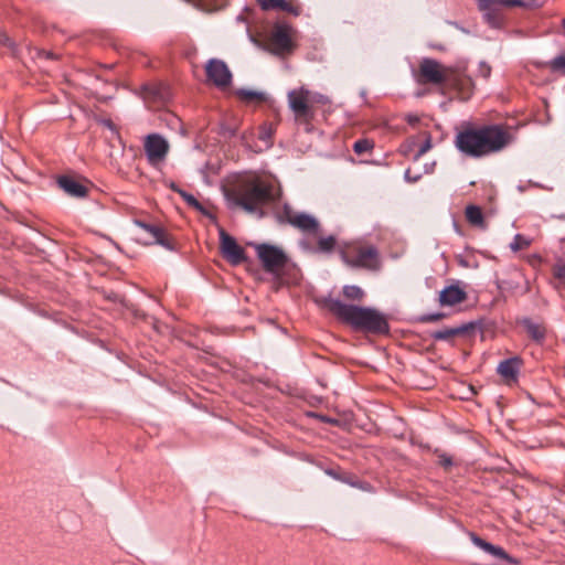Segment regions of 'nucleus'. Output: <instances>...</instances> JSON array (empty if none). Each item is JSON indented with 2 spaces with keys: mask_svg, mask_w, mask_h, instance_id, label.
Wrapping results in <instances>:
<instances>
[{
  "mask_svg": "<svg viewBox=\"0 0 565 565\" xmlns=\"http://www.w3.org/2000/svg\"><path fill=\"white\" fill-rule=\"evenodd\" d=\"M455 334H457V330H452V329L437 331L434 334V339H436V340H447V339L454 337Z\"/></svg>",
  "mask_w": 565,
  "mask_h": 565,
  "instance_id": "nucleus-32",
  "label": "nucleus"
},
{
  "mask_svg": "<svg viewBox=\"0 0 565 565\" xmlns=\"http://www.w3.org/2000/svg\"><path fill=\"white\" fill-rule=\"evenodd\" d=\"M417 120H418L417 117H411V116L408 117V122H411V124H413Z\"/></svg>",
  "mask_w": 565,
  "mask_h": 565,
  "instance_id": "nucleus-38",
  "label": "nucleus"
},
{
  "mask_svg": "<svg viewBox=\"0 0 565 565\" xmlns=\"http://www.w3.org/2000/svg\"><path fill=\"white\" fill-rule=\"evenodd\" d=\"M145 152L148 162L157 166L164 161L169 152V142L159 134H150L145 138Z\"/></svg>",
  "mask_w": 565,
  "mask_h": 565,
  "instance_id": "nucleus-10",
  "label": "nucleus"
},
{
  "mask_svg": "<svg viewBox=\"0 0 565 565\" xmlns=\"http://www.w3.org/2000/svg\"><path fill=\"white\" fill-rule=\"evenodd\" d=\"M556 276H557L558 278H565V265H564V266H562V267H559V268L557 269V271H556Z\"/></svg>",
  "mask_w": 565,
  "mask_h": 565,
  "instance_id": "nucleus-36",
  "label": "nucleus"
},
{
  "mask_svg": "<svg viewBox=\"0 0 565 565\" xmlns=\"http://www.w3.org/2000/svg\"><path fill=\"white\" fill-rule=\"evenodd\" d=\"M342 295L348 300L362 301L365 296V292L361 287L356 285H345L342 288Z\"/></svg>",
  "mask_w": 565,
  "mask_h": 565,
  "instance_id": "nucleus-22",
  "label": "nucleus"
},
{
  "mask_svg": "<svg viewBox=\"0 0 565 565\" xmlns=\"http://www.w3.org/2000/svg\"><path fill=\"white\" fill-rule=\"evenodd\" d=\"M337 246V239L333 235L320 237L318 239V252L331 253Z\"/></svg>",
  "mask_w": 565,
  "mask_h": 565,
  "instance_id": "nucleus-26",
  "label": "nucleus"
},
{
  "mask_svg": "<svg viewBox=\"0 0 565 565\" xmlns=\"http://www.w3.org/2000/svg\"><path fill=\"white\" fill-rule=\"evenodd\" d=\"M281 218L305 234L318 235L320 232V223L313 215L296 212L288 205L284 206Z\"/></svg>",
  "mask_w": 565,
  "mask_h": 565,
  "instance_id": "nucleus-8",
  "label": "nucleus"
},
{
  "mask_svg": "<svg viewBox=\"0 0 565 565\" xmlns=\"http://www.w3.org/2000/svg\"><path fill=\"white\" fill-rule=\"evenodd\" d=\"M467 298V294L458 285H451L444 288L439 294V303L441 306H455Z\"/></svg>",
  "mask_w": 565,
  "mask_h": 565,
  "instance_id": "nucleus-15",
  "label": "nucleus"
},
{
  "mask_svg": "<svg viewBox=\"0 0 565 565\" xmlns=\"http://www.w3.org/2000/svg\"><path fill=\"white\" fill-rule=\"evenodd\" d=\"M424 140L418 145L417 151L415 153V160L419 159L422 156H424L426 152H428L431 147V136L427 132L423 134Z\"/></svg>",
  "mask_w": 565,
  "mask_h": 565,
  "instance_id": "nucleus-27",
  "label": "nucleus"
},
{
  "mask_svg": "<svg viewBox=\"0 0 565 565\" xmlns=\"http://www.w3.org/2000/svg\"><path fill=\"white\" fill-rule=\"evenodd\" d=\"M102 125L109 129L114 134H118L115 124L110 119H104L102 120Z\"/></svg>",
  "mask_w": 565,
  "mask_h": 565,
  "instance_id": "nucleus-35",
  "label": "nucleus"
},
{
  "mask_svg": "<svg viewBox=\"0 0 565 565\" xmlns=\"http://www.w3.org/2000/svg\"><path fill=\"white\" fill-rule=\"evenodd\" d=\"M563 26H564V29H565V19L563 20Z\"/></svg>",
  "mask_w": 565,
  "mask_h": 565,
  "instance_id": "nucleus-39",
  "label": "nucleus"
},
{
  "mask_svg": "<svg viewBox=\"0 0 565 565\" xmlns=\"http://www.w3.org/2000/svg\"><path fill=\"white\" fill-rule=\"evenodd\" d=\"M171 189L177 192L178 194H180V196L186 202L188 205H190L191 207H194L195 210H199L201 211L203 207L201 205V203L190 193L181 190L180 188H178L175 184H171Z\"/></svg>",
  "mask_w": 565,
  "mask_h": 565,
  "instance_id": "nucleus-25",
  "label": "nucleus"
},
{
  "mask_svg": "<svg viewBox=\"0 0 565 565\" xmlns=\"http://www.w3.org/2000/svg\"><path fill=\"white\" fill-rule=\"evenodd\" d=\"M437 457L439 465H441L443 467L450 468L452 466V458L449 455L440 452L437 455Z\"/></svg>",
  "mask_w": 565,
  "mask_h": 565,
  "instance_id": "nucleus-33",
  "label": "nucleus"
},
{
  "mask_svg": "<svg viewBox=\"0 0 565 565\" xmlns=\"http://www.w3.org/2000/svg\"><path fill=\"white\" fill-rule=\"evenodd\" d=\"M324 307L342 323L356 331L386 334L390 324L385 315L375 308L347 305L339 299L326 298Z\"/></svg>",
  "mask_w": 565,
  "mask_h": 565,
  "instance_id": "nucleus-3",
  "label": "nucleus"
},
{
  "mask_svg": "<svg viewBox=\"0 0 565 565\" xmlns=\"http://www.w3.org/2000/svg\"><path fill=\"white\" fill-rule=\"evenodd\" d=\"M205 73L207 79L218 88L230 86L232 82V73L227 65L217 58H212L206 63Z\"/></svg>",
  "mask_w": 565,
  "mask_h": 565,
  "instance_id": "nucleus-12",
  "label": "nucleus"
},
{
  "mask_svg": "<svg viewBox=\"0 0 565 565\" xmlns=\"http://www.w3.org/2000/svg\"><path fill=\"white\" fill-rule=\"evenodd\" d=\"M256 254L263 268L270 274L278 275L288 264L289 258L285 250L270 244H258L255 246Z\"/></svg>",
  "mask_w": 565,
  "mask_h": 565,
  "instance_id": "nucleus-7",
  "label": "nucleus"
},
{
  "mask_svg": "<svg viewBox=\"0 0 565 565\" xmlns=\"http://www.w3.org/2000/svg\"><path fill=\"white\" fill-rule=\"evenodd\" d=\"M521 366L519 358H511L498 365V373L507 381H515Z\"/></svg>",
  "mask_w": 565,
  "mask_h": 565,
  "instance_id": "nucleus-17",
  "label": "nucleus"
},
{
  "mask_svg": "<svg viewBox=\"0 0 565 565\" xmlns=\"http://www.w3.org/2000/svg\"><path fill=\"white\" fill-rule=\"evenodd\" d=\"M467 64L457 63L445 66L434 58H423L418 67V82L433 84L455 90L462 100L469 99L475 90V83L467 74Z\"/></svg>",
  "mask_w": 565,
  "mask_h": 565,
  "instance_id": "nucleus-1",
  "label": "nucleus"
},
{
  "mask_svg": "<svg viewBox=\"0 0 565 565\" xmlns=\"http://www.w3.org/2000/svg\"><path fill=\"white\" fill-rule=\"evenodd\" d=\"M258 3L260 8L266 11L279 9L296 17L300 14V8L286 0H258Z\"/></svg>",
  "mask_w": 565,
  "mask_h": 565,
  "instance_id": "nucleus-18",
  "label": "nucleus"
},
{
  "mask_svg": "<svg viewBox=\"0 0 565 565\" xmlns=\"http://www.w3.org/2000/svg\"><path fill=\"white\" fill-rule=\"evenodd\" d=\"M523 326L532 340L542 343L546 337V328L542 323L533 322L531 319H524Z\"/></svg>",
  "mask_w": 565,
  "mask_h": 565,
  "instance_id": "nucleus-19",
  "label": "nucleus"
},
{
  "mask_svg": "<svg viewBox=\"0 0 565 565\" xmlns=\"http://www.w3.org/2000/svg\"><path fill=\"white\" fill-rule=\"evenodd\" d=\"M135 225L140 230L138 234V241L145 245L159 244L168 247V243L164 238V232L161 227L152 224H147L142 221L136 220Z\"/></svg>",
  "mask_w": 565,
  "mask_h": 565,
  "instance_id": "nucleus-13",
  "label": "nucleus"
},
{
  "mask_svg": "<svg viewBox=\"0 0 565 565\" xmlns=\"http://www.w3.org/2000/svg\"><path fill=\"white\" fill-rule=\"evenodd\" d=\"M479 74L484 78H489L491 75V66L486 62H480Z\"/></svg>",
  "mask_w": 565,
  "mask_h": 565,
  "instance_id": "nucleus-34",
  "label": "nucleus"
},
{
  "mask_svg": "<svg viewBox=\"0 0 565 565\" xmlns=\"http://www.w3.org/2000/svg\"><path fill=\"white\" fill-rule=\"evenodd\" d=\"M162 87L161 86H151V87H146L145 88V98L148 99V98H153L154 100L156 99H163V94H162Z\"/></svg>",
  "mask_w": 565,
  "mask_h": 565,
  "instance_id": "nucleus-31",
  "label": "nucleus"
},
{
  "mask_svg": "<svg viewBox=\"0 0 565 565\" xmlns=\"http://www.w3.org/2000/svg\"><path fill=\"white\" fill-rule=\"evenodd\" d=\"M268 50L274 54H284L292 49L291 28L286 23L274 25L267 39Z\"/></svg>",
  "mask_w": 565,
  "mask_h": 565,
  "instance_id": "nucleus-9",
  "label": "nucleus"
},
{
  "mask_svg": "<svg viewBox=\"0 0 565 565\" xmlns=\"http://www.w3.org/2000/svg\"><path fill=\"white\" fill-rule=\"evenodd\" d=\"M511 142V135L500 125L467 128L455 138L456 148L470 158H481L501 151Z\"/></svg>",
  "mask_w": 565,
  "mask_h": 565,
  "instance_id": "nucleus-2",
  "label": "nucleus"
},
{
  "mask_svg": "<svg viewBox=\"0 0 565 565\" xmlns=\"http://www.w3.org/2000/svg\"><path fill=\"white\" fill-rule=\"evenodd\" d=\"M548 67L554 73L565 75V54L558 55L548 62Z\"/></svg>",
  "mask_w": 565,
  "mask_h": 565,
  "instance_id": "nucleus-29",
  "label": "nucleus"
},
{
  "mask_svg": "<svg viewBox=\"0 0 565 565\" xmlns=\"http://www.w3.org/2000/svg\"><path fill=\"white\" fill-rule=\"evenodd\" d=\"M480 10H488L492 7L503 6V7H516L521 6V0H477Z\"/></svg>",
  "mask_w": 565,
  "mask_h": 565,
  "instance_id": "nucleus-21",
  "label": "nucleus"
},
{
  "mask_svg": "<svg viewBox=\"0 0 565 565\" xmlns=\"http://www.w3.org/2000/svg\"><path fill=\"white\" fill-rule=\"evenodd\" d=\"M237 95L245 102H256L264 99V95L262 93L253 90L241 89L238 90Z\"/></svg>",
  "mask_w": 565,
  "mask_h": 565,
  "instance_id": "nucleus-30",
  "label": "nucleus"
},
{
  "mask_svg": "<svg viewBox=\"0 0 565 565\" xmlns=\"http://www.w3.org/2000/svg\"><path fill=\"white\" fill-rule=\"evenodd\" d=\"M484 12L483 18L487 21V23L491 28H499L502 24V17L500 12L495 9V7H492L488 10H482Z\"/></svg>",
  "mask_w": 565,
  "mask_h": 565,
  "instance_id": "nucleus-23",
  "label": "nucleus"
},
{
  "mask_svg": "<svg viewBox=\"0 0 565 565\" xmlns=\"http://www.w3.org/2000/svg\"><path fill=\"white\" fill-rule=\"evenodd\" d=\"M374 142L370 139H359L353 145V150L356 154H363L373 149Z\"/></svg>",
  "mask_w": 565,
  "mask_h": 565,
  "instance_id": "nucleus-28",
  "label": "nucleus"
},
{
  "mask_svg": "<svg viewBox=\"0 0 565 565\" xmlns=\"http://www.w3.org/2000/svg\"><path fill=\"white\" fill-rule=\"evenodd\" d=\"M440 318V315H431L425 318L426 321H436Z\"/></svg>",
  "mask_w": 565,
  "mask_h": 565,
  "instance_id": "nucleus-37",
  "label": "nucleus"
},
{
  "mask_svg": "<svg viewBox=\"0 0 565 565\" xmlns=\"http://www.w3.org/2000/svg\"><path fill=\"white\" fill-rule=\"evenodd\" d=\"M287 102L295 122L305 126V129L310 131L316 117V106L327 105L330 103V99L323 94L301 86L288 92Z\"/></svg>",
  "mask_w": 565,
  "mask_h": 565,
  "instance_id": "nucleus-5",
  "label": "nucleus"
},
{
  "mask_svg": "<svg viewBox=\"0 0 565 565\" xmlns=\"http://www.w3.org/2000/svg\"><path fill=\"white\" fill-rule=\"evenodd\" d=\"M220 249L222 256L232 265H239L246 259L244 248L224 230H220Z\"/></svg>",
  "mask_w": 565,
  "mask_h": 565,
  "instance_id": "nucleus-11",
  "label": "nucleus"
},
{
  "mask_svg": "<svg viewBox=\"0 0 565 565\" xmlns=\"http://www.w3.org/2000/svg\"><path fill=\"white\" fill-rule=\"evenodd\" d=\"M532 244V239L522 235V234H516L514 235L512 242L510 243V248L512 252L516 253L519 250H522V249H526L527 247H530Z\"/></svg>",
  "mask_w": 565,
  "mask_h": 565,
  "instance_id": "nucleus-24",
  "label": "nucleus"
},
{
  "mask_svg": "<svg viewBox=\"0 0 565 565\" xmlns=\"http://www.w3.org/2000/svg\"><path fill=\"white\" fill-rule=\"evenodd\" d=\"M233 202L248 213L263 216V209L275 201L274 185L260 178L242 182L232 192Z\"/></svg>",
  "mask_w": 565,
  "mask_h": 565,
  "instance_id": "nucleus-4",
  "label": "nucleus"
},
{
  "mask_svg": "<svg viewBox=\"0 0 565 565\" xmlns=\"http://www.w3.org/2000/svg\"><path fill=\"white\" fill-rule=\"evenodd\" d=\"M468 536L471 540V542L486 552L487 554L492 555L493 557H497L499 559H503L512 565H518L519 561L510 556L502 547L493 545L480 536H478L475 532H468Z\"/></svg>",
  "mask_w": 565,
  "mask_h": 565,
  "instance_id": "nucleus-14",
  "label": "nucleus"
},
{
  "mask_svg": "<svg viewBox=\"0 0 565 565\" xmlns=\"http://www.w3.org/2000/svg\"><path fill=\"white\" fill-rule=\"evenodd\" d=\"M466 218L471 225L484 227L482 211L477 205H469L466 207Z\"/></svg>",
  "mask_w": 565,
  "mask_h": 565,
  "instance_id": "nucleus-20",
  "label": "nucleus"
},
{
  "mask_svg": "<svg viewBox=\"0 0 565 565\" xmlns=\"http://www.w3.org/2000/svg\"><path fill=\"white\" fill-rule=\"evenodd\" d=\"M57 183H58L60 188L71 196L83 198L87 193L86 186L73 178L65 177V175L61 177V178H58Z\"/></svg>",
  "mask_w": 565,
  "mask_h": 565,
  "instance_id": "nucleus-16",
  "label": "nucleus"
},
{
  "mask_svg": "<svg viewBox=\"0 0 565 565\" xmlns=\"http://www.w3.org/2000/svg\"><path fill=\"white\" fill-rule=\"evenodd\" d=\"M340 256L352 268L377 271L382 266L377 248L362 242L345 243L340 247Z\"/></svg>",
  "mask_w": 565,
  "mask_h": 565,
  "instance_id": "nucleus-6",
  "label": "nucleus"
}]
</instances>
